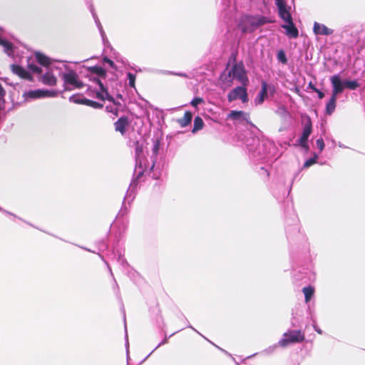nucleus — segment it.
Listing matches in <instances>:
<instances>
[{
    "label": "nucleus",
    "mask_w": 365,
    "mask_h": 365,
    "mask_svg": "<svg viewBox=\"0 0 365 365\" xmlns=\"http://www.w3.org/2000/svg\"><path fill=\"white\" fill-rule=\"evenodd\" d=\"M35 58L39 64L45 66L46 68V72L41 76L39 81L48 86H56L58 80L54 72L58 73V71L54 66H58L59 62L52 60L40 52L35 53Z\"/></svg>",
    "instance_id": "obj_1"
},
{
    "label": "nucleus",
    "mask_w": 365,
    "mask_h": 365,
    "mask_svg": "<svg viewBox=\"0 0 365 365\" xmlns=\"http://www.w3.org/2000/svg\"><path fill=\"white\" fill-rule=\"evenodd\" d=\"M58 71V75L62 78L66 90L81 88L83 84L80 81L78 74L70 68L65 63L59 62L58 66H54Z\"/></svg>",
    "instance_id": "obj_2"
},
{
    "label": "nucleus",
    "mask_w": 365,
    "mask_h": 365,
    "mask_svg": "<svg viewBox=\"0 0 365 365\" xmlns=\"http://www.w3.org/2000/svg\"><path fill=\"white\" fill-rule=\"evenodd\" d=\"M234 79L237 80L244 86H246L248 84L249 80L247 73L243 63L241 62L234 64L228 71L227 75L222 74L221 76L222 81L223 83H227L229 85Z\"/></svg>",
    "instance_id": "obj_3"
},
{
    "label": "nucleus",
    "mask_w": 365,
    "mask_h": 365,
    "mask_svg": "<svg viewBox=\"0 0 365 365\" xmlns=\"http://www.w3.org/2000/svg\"><path fill=\"white\" fill-rule=\"evenodd\" d=\"M330 81L333 87V90L331 97L326 106V112L328 115H331L334 111L337 96L343 92V88L341 87L338 77L331 76L330 78Z\"/></svg>",
    "instance_id": "obj_4"
},
{
    "label": "nucleus",
    "mask_w": 365,
    "mask_h": 365,
    "mask_svg": "<svg viewBox=\"0 0 365 365\" xmlns=\"http://www.w3.org/2000/svg\"><path fill=\"white\" fill-rule=\"evenodd\" d=\"M267 22L268 20L264 16H247L242 21V30L244 32H252Z\"/></svg>",
    "instance_id": "obj_5"
},
{
    "label": "nucleus",
    "mask_w": 365,
    "mask_h": 365,
    "mask_svg": "<svg viewBox=\"0 0 365 365\" xmlns=\"http://www.w3.org/2000/svg\"><path fill=\"white\" fill-rule=\"evenodd\" d=\"M304 340V335L301 331L291 330L283 334L282 339H281L278 345L282 347H286L292 343H299Z\"/></svg>",
    "instance_id": "obj_6"
},
{
    "label": "nucleus",
    "mask_w": 365,
    "mask_h": 365,
    "mask_svg": "<svg viewBox=\"0 0 365 365\" xmlns=\"http://www.w3.org/2000/svg\"><path fill=\"white\" fill-rule=\"evenodd\" d=\"M135 173L138 178H140L144 171L147 170L148 166L144 159L143 146L138 143L135 145Z\"/></svg>",
    "instance_id": "obj_7"
},
{
    "label": "nucleus",
    "mask_w": 365,
    "mask_h": 365,
    "mask_svg": "<svg viewBox=\"0 0 365 365\" xmlns=\"http://www.w3.org/2000/svg\"><path fill=\"white\" fill-rule=\"evenodd\" d=\"M58 94V92L56 90L36 89L25 92L24 93V97L26 100L44 98H54L56 97Z\"/></svg>",
    "instance_id": "obj_8"
},
{
    "label": "nucleus",
    "mask_w": 365,
    "mask_h": 365,
    "mask_svg": "<svg viewBox=\"0 0 365 365\" xmlns=\"http://www.w3.org/2000/svg\"><path fill=\"white\" fill-rule=\"evenodd\" d=\"M227 100L229 102L241 100L243 103H247L249 98L246 86H237L231 90L227 94Z\"/></svg>",
    "instance_id": "obj_9"
},
{
    "label": "nucleus",
    "mask_w": 365,
    "mask_h": 365,
    "mask_svg": "<svg viewBox=\"0 0 365 365\" xmlns=\"http://www.w3.org/2000/svg\"><path fill=\"white\" fill-rule=\"evenodd\" d=\"M312 122H311L310 118H308L306 123L304 124L302 134L299 140V143L302 147H303V148L308 147L307 140H308V138H309L310 134L312 133Z\"/></svg>",
    "instance_id": "obj_10"
},
{
    "label": "nucleus",
    "mask_w": 365,
    "mask_h": 365,
    "mask_svg": "<svg viewBox=\"0 0 365 365\" xmlns=\"http://www.w3.org/2000/svg\"><path fill=\"white\" fill-rule=\"evenodd\" d=\"M276 5L278 9L279 16L284 22L292 19L290 14L291 8L287 5L285 1L277 2Z\"/></svg>",
    "instance_id": "obj_11"
},
{
    "label": "nucleus",
    "mask_w": 365,
    "mask_h": 365,
    "mask_svg": "<svg viewBox=\"0 0 365 365\" xmlns=\"http://www.w3.org/2000/svg\"><path fill=\"white\" fill-rule=\"evenodd\" d=\"M268 91H274V87L271 85H267L266 82L263 81L261 91L255 99V103L256 105L262 104L267 98Z\"/></svg>",
    "instance_id": "obj_12"
},
{
    "label": "nucleus",
    "mask_w": 365,
    "mask_h": 365,
    "mask_svg": "<svg viewBox=\"0 0 365 365\" xmlns=\"http://www.w3.org/2000/svg\"><path fill=\"white\" fill-rule=\"evenodd\" d=\"M313 31L316 35L329 36L333 34V30L322 24L317 21L314 23Z\"/></svg>",
    "instance_id": "obj_13"
},
{
    "label": "nucleus",
    "mask_w": 365,
    "mask_h": 365,
    "mask_svg": "<svg viewBox=\"0 0 365 365\" xmlns=\"http://www.w3.org/2000/svg\"><path fill=\"white\" fill-rule=\"evenodd\" d=\"M285 23L286 24L282 25V27L286 30V35L289 38H297L299 35V31L294 26L292 19Z\"/></svg>",
    "instance_id": "obj_14"
},
{
    "label": "nucleus",
    "mask_w": 365,
    "mask_h": 365,
    "mask_svg": "<svg viewBox=\"0 0 365 365\" xmlns=\"http://www.w3.org/2000/svg\"><path fill=\"white\" fill-rule=\"evenodd\" d=\"M10 67L13 73L17 75L21 78L31 80L30 73L23 67L16 64H12Z\"/></svg>",
    "instance_id": "obj_15"
},
{
    "label": "nucleus",
    "mask_w": 365,
    "mask_h": 365,
    "mask_svg": "<svg viewBox=\"0 0 365 365\" xmlns=\"http://www.w3.org/2000/svg\"><path fill=\"white\" fill-rule=\"evenodd\" d=\"M97 81L101 91L97 92L96 97L102 101L106 99L113 101V97L109 95L107 88L104 86L101 81L98 79Z\"/></svg>",
    "instance_id": "obj_16"
},
{
    "label": "nucleus",
    "mask_w": 365,
    "mask_h": 365,
    "mask_svg": "<svg viewBox=\"0 0 365 365\" xmlns=\"http://www.w3.org/2000/svg\"><path fill=\"white\" fill-rule=\"evenodd\" d=\"M249 114L241 110H232L228 114V118L234 120H245L248 121L249 119Z\"/></svg>",
    "instance_id": "obj_17"
},
{
    "label": "nucleus",
    "mask_w": 365,
    "mask_h": 365,
    "mask_svg": "<svg viewBox=\"0 0 365 365\" xmlns=\"http://www.w3.org/2000/svg\"><path fill=\"white\" fill-rule=\"evenodd\" d=\"M128 125V120L126 117H120L115 123V129L116 131H119L122 135L125 133V128Z\"/></svg>",
    "instance_id": "obj_18"
},
{
    "label": "nucleus",
    "mask_w": 365,
    "mask_h": 365,
    "mask_svg": "<svg viewBox=\"0 0 365 365\" xmlns=\"http://www.w3.org/2000/svg\"><path fill=\"white\" fill-rule=\"evenodd\" d=\"M0 46L4 48L5 53H6L8 56H11L14 55V46L11 42L0 37Z\"/></svg>",
    "instance_id": "obj_19"
},
{
    "label": "nucleus",
    "mask_w": 365,
    "mask_h": 365,
    "mask_svg": "<svg viewBox=\"0 0 365 365\" xmlns=\"http://www.w3.org/2000/svg\"><path fill=\"white\" fill-rule=\"evenodd\" d=\"M333 76L338 77V78L341 83V87L343 88V90L345 88H347L350 90H355L359 86L356 81H347L346 80V81H342L339 75H334Z\"/></svg>",
    "instance_id": "obj_20"
},
{
    "label": "nucleus",
    "mask_w": 365,
    "mask_h": 365,
    "mask_svg": "<svg viewBox=\"0 0 365 365\" xmlns=\"http://www.w3.org/2000/svg\"><path fill=\"white\" fill-rule=\"evenodd\" d=\"M192 114L190 111H186L183 118L177 120V122L180 124L182 128L187 126L192 120Z\"/></svg>",
    "instance_id": "obj_21"
},
{
    "label": "nucleus",
    "mask_w": 365,
    "mask_h": 365,
    "mask_svg": "<svg viewBox=\"0 0 365 365\" xmlns=\"http://www.w3.org/2000/svg\"><path fill=\"white\" fill-rule=\"evenodd\" d=\"M88 70L93 74L97 75L99 77L105 78L106 76V71L101 66H91L88 68Z\"/></svg>",
    "instance_id": "obj_22"
},
{
    "label": "nucleus",
    "mask_w": 365,
    "mask_h": 365,
    "mask_svg": "<svg viewBox=\"0 0 365 365\" xmlns=\"http://www.w3.org/2000/svg\"><path fill=\"white\" fill-rule=\"evenodd\" d=\"M302 292L304 294L305 302L307 303L311 299L312 295L314 294V289L312 287H305L303 288Z\"/></svg>",
    "instance_id": "obj_23"
},
{
    "label": "nucleus",
    "mask_w": 365,
    "mask_h": 365,
    "mask_svg": "<svg viewBox=\"0 0 365 365\" xmlns=\"http://www.w3.org/2000/svg\"><path fill=\"white\" fill-rule=\"evenodd\" d=\"M204 122L200 117H196L194 120L192 133H195L203 128Z\"/></svg>",
    "instance_id": "obj_24"
},
{
    "label": "nucleus",
    "mask_w": 365,
    "mask_h": 365,
    "mask_svg": "<svg viewBox=\"0 0 365 365\" xmlns=\"http://www.w3.org/2000/svg\"><path fill=\"white\" fill-rule=\"evenodd\" d=\"M86 98H82L78 95H73L69 98V101L72 103L77 104H85Z\"/></svg>",
    "instance_id": "obj_25"
},
{
    "label": "nucleus",
    "mask_w": 365,
    "mask_h": 365,
    "mask_svg": "<svg viewBox=\"0 0 365 365\" xmlns=\"http://www.w3.org/2000/svg\"><path fill=\"white\" fill-rule=\"evenodd\" d=\"M85 104L86 105H88V106H92L95 108H102L103 107V105L101 103H99L98 102H96V101H91V100H85Z\"/></svg>",
    "instance_id": "obj_26"
},
{
    "label": "nucleus",
    "mask_w": 365,
    "mask_h": 365,
    "mask_svg": "<svg viewBox=\"0 0 365 365\" xmlns=\"http://www.w3.org/2000/svg\"><path fill=\"white\" fill-rule=\"evenodd\" d=\"M128 84L130 87H135V75L132 73H128Z\"/></svg>",
    "instance_id": "obj_27"
},
{
    "label": "nucleus",
    "mask_w": 365,
    "mask_h": 365,
    "mask_svg": "<svg viewBox=\"0 0 365 365\" xmlns=\"http://www.w3.org/2000/svg\"><path fill=\"white\" fill-rule=\"evenodd\" d=\"M318 158L317 155H314V157L312 158H309V160H306V162L304 164V168H309L311 165H314L316 163L317 159Z\"/></svg>",
    "instance_id": "obj_28"
},
{
    "label": "nucleus",
    "mask_w": 365,
    "mask_h": 365,
    "mask_svg": "<svg viewBox=\"0 0 365 365\" xmlns=\"http://www.w3.org/2000/svg\"><path fill=\"white\" fill-rule=\"evenodd\" d=\"M29 68L34 73L39 74L42 73V69L36 64H29Z\"/></svg>",
    "instance_id": "obj_29"
},
{
    "label": "nucleus",
    "mask_w": 365,
    "mask_h": 365,
    "mask_svg": "<svg viewBox=\"0 0 365 365\" xmlns=\"http://www.w3.org/2000/svg\"><path fill=\"white\" fill-rule=\"evenodd\" d=\"M203 101H204L203 98H200V97H196L191 101L190 104L192 106L196 108L199 104L203 103Z\"/></svg>",
    "instance_id": "obj_30"
},
{
    "label": "nucleus",
    "mask_w": 365,
    "mask_h": 365,
    "mask_svg": "<svg viewBox=\"0 0 365 365\" xmlns=\"http://www.w3.org/2000/svg\"><path fill=\"white\" fill-rule=\"evenodd\" d=\"M93 17L95 19L96 23V24H97V26H98V27L99 29V31H100L101 34V36H102L103 38H104L105 33H104V31L103 30L102 26H101L99 20L96 17L95 14H93Z\"/></svg>",
    "instance_id": "obj_31"
},
{
    "label": "nucleus",
    "mask_w": 365,
    "mask_h": 365,
    "mask_svg": "<svg viewBox=\"0 0 365 365\" xmlns=\"http://www.w3.org/2000/svg\"><path fill=\"white\" fill-rule=\"evenodd\" d=\"M316 143H317V146L319 148V151L322 152L324 148V143L323 139L322 138L317 139L316 141Z\"/></svg>",
    "instance_id": "obj_32"
},
{
    "label": "nucleus",
    "mask_w": 365,
    "mask_h": 365,
    "mask_svg": "<svg viewBox=\"0 0 365 365\" xmlns=\"http://www.w3.org/2000/svg\"><path fill=\"white\" fill-rule=\"evenodd\" d=\"M277 58H278L279 61L282 63L287 62V58H286L285 54L282 51L278 53Z\"/></svg>",
    "instance_id": "obj_33"
},
{
    "label": "nucleus",
    "mask_w": 365,
    "mask_h": 365,
    "mask_svg": "<svg viewBox=\"0 0 365 365\" xmlns=\"http://www.w3.org/2000/svg\"><path fill=\"white\" fill-rule=\"evenodd\" d=\"M159 150V143L158 141L155 142L153 147V153L156 155Z\"/></svg>",
    "instance_id": "obj_34"
},
{
    "label": "nucleus",
    "mask_w": 365,
    "mask_h": 365,
    "mask_svg": "<svg viewBox=\"0 0 365 365\" xmlns=\"http://www.w3.org/2000/svg\"><path fill=\"white\" fill-rule=\"evenodd\" d=\"M167 73H168V74H172V75H175V76H180V77H183V78H190V77H189L186 73H174V72L168 71Z\"/></svg>",
    "instance_id": "obj_35"
},
{
    "label": "nucleus",
    "mask_w": 365,
    "mask_h": 365,
    "mask_svg": "<svg viewBox=\"0 0 365 365\" xmlns=\"http://www.w3.org/2000/svg\"><path fill=\"white\" fill-rule=\"evenodd\" d=\"M277 347V344H274L272 346H269V348H267V349H265L264 351L267 353V354H271L272 353L275 349Z\"/></svg>",
    "instance_id": "obj_36"
},
{
    "label": "nucleus",
    "mask_w": 365,
    "mask_h": 365,
    "mask_svg": "<svg viewBox=\"0 0 365 365\" xmlns=\"http://www.w3.org/2000/svg\"><path fill=\"white\" fill-rule=\"evenodd\" d=\"M118 261L122 265L127 264L125 259L120 253L119 254Z\"/></svg>",
    "instance_id": "obj_37"
},
{
    "label": "nucleus",
    "mask_w": 365,
    "mask_h": 365,
    "mask_svg": "<svg viewBox=\"0 0 365 365\" xmlns=\"http://www.w3.org/2000/svg\"><path fill=\"white\" fill-rule=\"evenodd\" d=\"M118 261L122 265L127 264L125 259L120 253L119 254Z\"/></svg>",
    "instance_id": "obj_38"
},
{
    "label": "nucleus",
    "mask_w": 365,
    "mask_h": 365,
    "mask_svg": "<svg viewBox=\"0 0 365 365\" xmlns=\"http://www.w3.org/2000/svg\"><path fill=\"white\" fill-rule=\"evenodd\" d=\"M103 61H104V62L107 63L110 67H112V68L114 67V63L108 58H107V57L104 58Z\"/></svg>",
    "instance_id": "obj_39"
},
{
    "label": "nucleus",
    "mask_w": 365,
    "mask_h": 365,
    "mask_svg": "<svg viewBox=\"0 0 365 365\" xmlns=\"http://www.w3.org/2000/svg\"><path fill=\"white\" fill-rule=\"evenodd\" d=\"M314 92H316L317 94H318V97L322 99L324 97V94L323 92H322L321 91H319L318 88L317 89H314Z\"/></svg>",
    "instance_id": "obj_40"
},
{
    "label": "nucleus",
    "mask_w": 365,
    "mask_h": 365,
    "mask_svg": "<svg viewBox=\"0 0 365 365\" xmlns=\"http://www.w3.org/2000/svg\"><path fill=\"white\" fill-rule=\"evenodd\" d=\"M168 341V339L167 338L165 337L156 347L154 350H155L156 349H158V347H160L161 345L164 344H166Z\"/></svg>",
    "instance_id": "obj_41"
},
{
    "label": "nucleus",
    "mask_w": 365,
    "mask_h": 365,
    "mask_svg": "<svg viewBox=\"0 0 365 365\" xmlns=\"http://www.w3.org/2000/svg\"><path fill=\"white\" fill-rule=\"evenodd\" d=\"M309 86V88L310 89H312L313 91H314V89H317V88H316V87L312 84V82H310V83H309V86Z\"/></svg>",
    "instance_id": "obj_42"
},
{
    "label": "nucleus",
    "mask_w": 365,
    "mask_h": 365,
    "mask_svg": "<svg viewBox=\"0 0 365 365\" xmlns=\"http://www.w3.org/2000/svg\"><path fill=\"white\" fill-rule=\"evenodd\" d=\"M314 329L317 333L320 334L322 333V331L315 325H314Z\"/></svg>",
    "instance_id": "obj_43"
},
{
    "label": "nucleus",
    "mask_w": 365,
    "mask_h": 365,
    "mask_svg": "<svg viewBox=\"0 0 365 365\" xmlns=\"http://www.w3.org/2000/svg\"><path fill=\"white\" fill-rule=\"evenodd\" d=\"M282 112H283V113H287V111H286L285 108H283V107H282V108H279V110H277V113H282Z\"/></svg>",
    "instance_id": "obj_44"
},
{
    "label": "nucleus",
    "mask_w": 365,
    "mask_h": 365,
    "mask_svg": "<svg viewBox=\"0 0 365 365\" xmlns=\"http://www.w3.org/2000/svg\"><path fill=\"white\" fill-rule=\"evenodd\" d=\"M129 192H130V190L127 192V195L125 196V198H128V197H130V194L129 193Z\"/></svg>",
    "instance_id": "obj_45"
},
{
    "label": "nucleus",
    "mask_w": 365,
    "mask_h": 365,
    "mask_svg": "<svg viewBox=\"0 0 365 365\" xmlns=\"http://www.w3.org/2000/svg\"><path fill=\"white\" fill-rule=\"evenodd\" d=\"M154 166H155V164H154V163H153L152 164V165L150 166V168H149V169H150V170H152L153 169Z\"/></svg>",
    "instance_id": "obj_46"
},
{
    "label": "nucleus",
    "mask_w": 365,
    "mask_h": 365,
    "mask_svg": "<svg viewBox=\"0 0 365 365\" xmlns=\"http://www.w3.org/2000/svg\"><path fill=\"white\" fill-rule=\"evenodd\" d=\"M134 183H135V182H132L130 183V187H132V186H133V185Z\"/></svg>",
    "instance_id": "obj_47"
},
{
    "label": "nucleus",
    "mask_w": 365,
    "mask_h": 365,
    "mask_svg": "<svg viewBox=\"0 0 365 365\" xmlns=\"http://www.w3.org/2000/svg\"><path fill=\"white\" fill-rule=\"evenodd\" d=\"M189 327L197 331L192 326H189Z\"/></svg>",
    "instance_id": "obj_48"
},
{
    "label": "nucleus",
    "mask_w": 365,
    "mask_h": 365,
    "mask_svg": "<svg viewBox=\"0 0 365 365\" xmlns=\"http://www.w3.org/2000/svg\"><path fill=\"white\" fill-rule=\"evenodd\" d=\"M0 210H1V209L0 208Z\"/></svg>",
    "instance_id": "obj_49"
}]
</instances>
